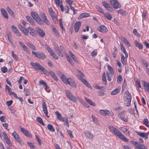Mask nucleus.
Wrapping results in <instances>:
<instances>
[{"mask_svg": "<svg viewBox=\"0 0 149 149\" xmlns=\"http://www.w3.org/2000/svg\"><path fill=\"white\" fill-rule=\"evenodd\" d=\"M61 78L64 83L69 85L71 87L77 88V85L73 79L70 78H67L64 75H62Z\"/></svg>", "mask_w": 149, "mask_h": 149, "instance_id": "nucleus-1", "label": "nucleus"}, {"mask_svg": "<svg viewBox=\"0 0 149 149\" xmlns=\"http://www.w3.org/2000/svg\"><path fill=\"white\" fill-rule=\"evenodd\" d=\"M31 65L35 69L40 70L44 74H48V73L47 72V70L41 66L37 62H36L35 63L31 62Z\"/></svg>", "mask_w": 149, "mask_h": 149, "instance_id": "nucleus-2", "label": "nucleus"}, {"mask_svg": "<svg viewBox=\"0 0 149 149\" xmlns=\"http://www.w3.org/2000/svg\"><path fill=\"white\" fill-rule=\"evenodd\" d=\"M31 15L39 24L41 25L43 24V22L42 20L37 13L34 12H32L31 13Z\"/></svg>", "mask_w": 149, "mask_h": 149, "instance_id": "nucleus-3", "label": "nucleus"}, {"mask_svg": "<svg viewBox=\"0 0 149 149\" xmlns=\"http://www.w3.org/2000/svg\"><path fill=\"white\" fill-rule=\"evenodd\" d=\"M107 68L109 72L108 73V72H107L106 76L107 77V80L109 81H110L111 80V77H110V76H112L113 75V68L109 65H107Z\"/></svg>", "mask_w": 149, "mask_h": 149, "instance_id": "nucleus-4", "label": "nucleus"}, {"mask_svg": "<svg viewBox=\"0 0 149 149\" xmlns=\"http://www.w3.org/2000/svg\"><path fill=\"white\" fill-rule=\"evenodd\" d=\"M125 112L123 111L118 114V116L123 121L127 122L128 121V117L125 115Z\"/></svg>", "mask_w": 149, "mask_h": 149, "instance_id": "nucleus-5", "label": "nucleus"}, {"mask_svg": "<svg viewBox=\"0 0 149 149\" xmlns=\"http://www.w3.org/2000/svg\"><path fill=\"white\" fill-rule=\"evenodd\" d=\"M32 53L36 57L39 59H43L46 57V56L45 54L42 52H39L37 53L35 52L32 51Z\"/></svg>", "mask_w": 149, "mask_h": 149, "instance_id": "nucleus-6", "label": "nucleus"}, {"mask_svg": "<svg viewBox=\"0 0 149 149\" xmlns=\"http://www.w3.org/2000/svg\"><path fill=\"white\" fill-rule=\"evenodd\" d=\"M66 94L68 98L73 102H76L77 100L75 96L72 95L68 91H66Z\"/></svg>", "mask_w": 149, "mask_h": 149, "instance_id": "nucleus-7", "label": "nucleus"}, {"mask_svg": "<svg viewBox=\"0 0 149 149\" xmlns=\"http://www.w3.org/2000/svg\"><path fill=\"white\" fill-rule=\"evenodd\" d=\"M111 4L113 5V7L115 9L120 8L121 6L117 0H110Z\"/></svg>", "mask_w": 149, "mask_h": 149, "instance_id": "nucleus-8", "label": "nucleus"}, {"mask_svg": "<svg viewBox=\"0 0 149 149\" xmlns=\"http://www.w3.org/2000/svg\"><path fill=\"white\" fill-rule=\"evenodd\" d=\"M109 128L110 131L116 136L118 135V134L120 132L116 128L111 125H110L109 127Z\"/></svg>", "mask_w": 149, "mask_h": 149, "instance_id": "nucleus-9", "label": "nucleus"}, {"mask_svg": "<svg viewBox=\"0 0 149 149\" xmlns=\"http://www.w3.org/2000/svg\"><path fill=\"white\" fill-rule=\"evenodd\" d=\"M134 143L137 149H148L144 145L142 144H140L135 141H134Z\"/></svg>", "mask_w": 149, "mask_h": 149, "instance_id": "nucleus-10", "label": "nucleus"}, {"mask_svg": "<svg viewBox=\"0 0 149 149\" xmlns=\"http://www.w3.org/2000/svg\"><path fill=\"white\" fill-rule=\"evenodd\" d=\"M42 105L43 108V110L45 115L46 117H49V116H48V111L45 103L44 102H43Z\"/></svg>", "mask_w": 149, "mask_h": 149, "instance_id": "nucleus-11", "label": "nucleus"}, {"mask_svg": "<svg viewBox=\"0 0 149 149\" xmlns=\"http://www.w3.org/2000/svg\"><path fill=\"white\" fill-rule=\"evenodd\" d=\"M36 30L37 32L38 33L39 35L40 36L43 37L44 36H45V33L42 29L39 27H36Z\"/></svg>", "mask_w": 149, "mask_h": 149, "instance_id": "nucleus-12", "label": "nucleus"}, {"mask_svg": "<svg viewBox=\"0 0 149 149\" xmlns=\"http://www.w3.org/2000/svg\"><path fill=\"white\" fill-rule=\"evenodd\" d=\"M98 30L99 31L103 33H106L108 31V29L107 28L103 25H100L99 27Z\"/></svg>", "mask_w": 149, "mask_h": 149, "instance_id": "nucleus-13", "label": "nucleus"}, {"mask_svg": "<svg viewBox=\"0 0 149 149\" xmlns=\"http://www.w3.org/2000/svg\"><path fill=\"white\" fill-rule=\"evenodd\" d=\"M81 25V24L80 22H77L75 23L74 26V30L75 32H77L78 31Z\"/></svg>", "mask_w": 149, "mask_h": 149, "instance_id": "nucleus-14", "label": "nucleus"}, {"mask_svg": "<svg viewBox=\"0 0 149 149\" xmlns=\"http://www.w3.org/2000/svg\"><path fill=\"white\" fill-rule=\"evenodd\" d=\"M1 11L3 17L6 19H8V13L6 10L3 8H1Z\"/></svg>", "mask_w": 149, "mask_h": 149, "instance_id": "nucleus-15", "label": "nucleus"}, {"mask_svg": "<svg viewBox=\"0 0 149 149\" xmlns=\"http://www.w3.org/2000/svg\"><path fill=\"white\" fill-rule=\"evenodd\" d=\"M136 133L139 136L145 138L146 139L148 138V135L146 133L137 132Z\"/></svg>", "mask_w": 149, "mask_h": 149, "instance_id": "nucleus-16", "label": "nucleus"}, {"mask_svg": "<svg viewBox=\"0 0 149 149\" xmlns=\"http://www.w3.org/2000/svg\"><path fill=\"white\" fill-rule=\"evenodd\" d=\"M12 135L17 141L20 144H21V140L16 132H13L12 134Z\"/></svg>", "mask_w": 149, "mask_h": 149, "instance_id": "nucleus-17", "label": "nucleus"}, {"mask_svg": "<svg viewBox=\"0 0 149 149\" xmlns=\"http://www.w3.org/2000/svg\"><path fill=\"white\" fill-rule=\"evenodd\" d=\"M120 56L121 57V61L123 65H126L127 64V58L128 57H126V56H124L123 54L121 53L120 54Z\"/></svg>", "mask_w": 149, "mask_h": 149, "instance_id": "nucleus-18", "label": "nucleus"}, {"mask_svg": "<svg viewBox=\"0 0 149 149\" xmlns=\"http://www.w3.org/2000/svg\"><path fill=\"white\" fill-rule=\"evenodd\" d=\"M84 133L85 135L89 139H92L93 138V135L89 131H85Z\"/></svg>", "mask_w": 149, "mask_h": 149, "instance_id": "nucleus-19", "label": "nucleus"}, {"mask_svg": "<svg viewBox=\"0 0 149 149\" xmlns=\"http://www.w3.org/2000/svg\"><path fill=\"white\" fill-rule=\"evenodd\" d=\"M47 72L48 73V74H50L52 78L53 79H54L55 81H58V78L56 76L55 73L52 71H50L49 72H48L47 71Z\"/></svg>", "mask_w": 149, "mask_h": 149, "instance_id": "nucleus-20", "label": "nucleus"}, {"mask_svg": "<svg viewBox=\"0 0 149 149\" xmlns=\"http://www.w3.org/2000/svg\"><path fill=\"white\" fill-rule=\"evenodd\" d=\"M117 136H118L120 139L123 140L125 141H128V140L125 136L121 133L120 132L118 134V135Z\"/></svg>", "mask_w": 149, "mask_h": 149, "instance_id": "nucleus-21", "label": "nucleus"}, {"mask_svg": "<svg viewBox=\"0 0 149 149\" xmlns=\"http://www.w3.org/2000/svg\"><path fill=\"white\" fill-rule=\"evenodd\" d=\"M21 130L22 132L25 135L28 137H30L31 136L30 133L28 131L26 130L24 128H21Z\"/></svg>", "mask_w": 149, "mask_h": 149, "instance_id": "nucleus-22", "label": "nucleus"}, {"mask_svg": "<svg viewBox=\"0 0 149 149\" xmlns=\"http://www.w3.org/2000/svg\"><path fill=\"white\" fill-rule=\"evenodd\" d=\"M90 16V15L88 13H84L80 14L79 17V19H81L83 18L88 17Z\"/></svg>", "mask_w": 149, "mask_h": 149, "instance_id": "nucleus-23", "label": "nucleus"}, {"mask_svg": "<svg viewBox=\"0 0 149 149\" xmlns=\"http://www.w3.org/2000/svg\"><path fill=\"white\" fill-rule=\"evenodd\" d=\"M55 114L56 115L57 118L61 121L64 120V118L61 116V114L58 111L55 112Z\"/></svg>", "mask_w": 149, "mask_h": 149, "instance_id": "nucleus-24", "label": "nucleus"}, {"mask_svg": "<svg viewBox=\"0 0 149 149\" xmlns=\"http://www.w3.org/2000/svg\"><path fill=\"white\" fill-rule=\"evenodd\" d=\"M78 74H77L78 77L80 80L82 79L84 77V74L79 70L78 69L77 70Z\"/></svg>", "mask_w": 149, "mask_h": 149, "instance_id": "nucleus-25", "label": "nucleus"}, {"mask_svg": "<svg viewBox=\"0 0 149 149\" xmlns=\"http://www.w3.org/2000/svg\"><path fill=\"white\" fill-rule=\"evenodd\" d=\"M102 3L103 6L108 10H111V7L106 2L103 1Z\"/></svg>", "mask_w": 149, "mask_h": 149, "instance_id": "nucleus-26", "label": "nucleus"}, {"mask_svg": "<svg viewBox=\"0 0 149 149\" xmlns=\"http://www.w3.org/2000/svg\"><path fill=\"white\" fill-rule=\"evenodd\" d=\"M35 31L33 28L29 27V30L28 33L32 36H35L36 35L35 33Z\"/></svg>", "mask_w": 149, "mask_h": 149, "instance_id": "nucleus-27", "label": "nucleus"}, {"mask_svg": "<svg viewBox=\"0 0 149 149\" xmlns=\"http://www.w3.org/2000/svg\"><path fill=\"white\" fill-rule=\"evenodd\" d=\"M134 43L135 45V46L138 47L139 49H143V47L142 44L138 42L137 40H135L134 41Z\"/></svg>", "mask_w": 149, "mask_h": 149, "instance_id": "nucleus-28", "label": "nucleus"}, {"mask_svg": "<svg viewBox=\"0 0 149 149\" xmlns=\"http://www.w3.org/2000/svg\"><path fill=\"white\" fill-rule=\"evenodd\" d=\"M144 88L148 92H149V82L147 83L146 82H144L143 84Z\"/></svg>", "mask_w": 149, "mask_h": 149, "instance_id": "nucleus-29", "label": "nucleus"}, {"mask_svg": "<svg viewBox=\"0 0 149 149\" xmlns=\"http://www.w3.org/2000/svg\"><path fill=\"white\" fill-rule=\"evenodd\" d=\"M131 100V95L129 92H126L125 94L124 100Z\"/></svg>", "mask_w": 149, "mask_h": 149, "instance_id": "nucleus-30", "label": "nucleus"}, {"mask_svg": "<svg viewBox=\"0 0 149 149\" xmlns=\"http://www.w3.org/2000/svg\"><path fill=\"white\" fill-rule=\"evenodd\" d=\"M84 84L87 86L89 88H90L91 87L90 84H89V83L88 81L84 79L83 78L82 79H81L80 80Z\"/></svg>", "mask_w": 149, "mask_h": 149, "instance_id": "nucleus-31", "label": "nucleus"}, {"mask_svg": "<svg viewBox=\"0 0 149 149\" xmlns=\"http://www.w3.org/2000/svg\"><path fill=\"white\" fill-rule=\"evenodd\" d=\"M122 40L124 43L125 44L127 45V47H129L131 46V44L127 40L126 38L125 37L123 38H122Z\"/></svg>", "mask_w": 149, "mask_h": 149, "instance_id": "nucleus-32", "label": "nucleus"}, {"mask_svg": "<svg viewBox=\"0 0 149 149\" xmlns=\"http://www.w3.org/2000/svg\"><path fill=\"white\" fill-rule=\"evenodd\" d=\"M85 99L86 100L87 102L90 104L91 106H95V102H93L87 98L86 97H85Z\"/></svg>", "mask_w": 149, "mask_h": 149, "instance_id": "nucleus-33", "label": "nucleus"}, {"mask_svg": "<svg viewBox=\"0 0 149 149\" xmlns=\"http://www.w3.org/2000/svg\"><path fill=\"white\" fill-rule=\"evenodd\" d=\"M104 16L105 18L109 20H111L112 18L111 15L109 13H106L104 14Z\"/></svg>", "mask_w": 149, "mask_h": 149, "instance_id": "nucleus-34", "label": "nucleus"}, {"mask_svg": "<svg viewBox=\"0 0 149 149\" xmlns=\"http://www.w3.org/2000/svg\"><path fill=\"white\" fill-rule=\"evenodd\" d=\"M48 129L51 131L54 132L55 130L52 125L51 124H49L47 126Z\"/></svg>", "mask_w": 149, "mask_h": 149, "instance_id": "nucleus-35", "label": "nucleus"}, {"mask_svg": "<svg viewBox=\"0 0 149 149\" xmlns=\"http://www.w3.org/2000/svg\"><path fill=\"white\" fill-rule=\"evenodd\" d=\"M120 89L117 88L116 89H115L111 93V94L112 95H116L120 91Z\"/></svg>", "mask_w": 149, "mask_h": 149, "instance_id": "nucleus-36", "label": "nucleus"}, {"mask_svg": "<svg viewBox=\"0 0 149 149\" xmlns=\"http://www.w3.org/2000/svg\"><path fill=\"white\" fill-rule=\"evenodd\" d=\"M11 27L12 30L15 33L17 34L19 33V31L15 26L12 25Z\"/></svg>", "mask_w": 149, "mask_h": 149, "instance_id": "nucleus-37", "label": "nucleus"}, {"mask_svg": "<svg viewBox=\"0 0 149 149\" xmlns=\"http://www.w3.org/2000/svg\"><path fill=\"white\" fill-rule=\"evenodd\" d=\"M19 43L22 47L23 49L25 51H28V48L22 42H20Z\"/></svg>", "mask_w": 149, "mask_h": 149, "instance_id": "nucleus-38", "label": "nucleus"}, {"mask_svg": "<svg viewBox=\"0 0 149 149\" xmlns=\"http://www.w3.org/2000/svg\"><path fill=\"white\" fill-rule=\"evenodd\" d=\"M49 12L51 17L55 16V13L51 8H50L49 9Z\"/></svg>", "mask_w": 149, "mask_h": 149, "instance_id": "nucleus-39", "label": "nucleus"}, {"mask_svg": "<svg viewBox=\"0 0 149 149\" xmlns=\"http://www.w3.org/2000/svg\"><path fill=\"white\" fill-rule=\"evenodd\" d=\"M52 28L53 31L55 35L57 37H59V34L56 28L54 27H53Z\"/></svg>", "mask_w": 149, "mask_h": 149, "instance_id": "nucleus-40", "label": "nucleus"}, {"mask_svg": "<svg viewBox=\"0 0 149 149\" xmlns=\"http://www.w3.org/2000/svg\"><path fill=\"white\" fill-rule=\"evenodd\" d=\"M141 61L142 62V63L145 66V67L146 68H148L147 67L149 65L148 63L143 58H141Z\"/></svg>", "mask_w": 149, "mask_h": 149, "instance_id": "nucleus-41", "label": "nucleus"}, {"mask_svg": "<svg viewBox=\"0 0 149 149\" xmlns=\"http://www.w3.org/2000/svg\"><path fill=\"white\" fill-rule=\"evenodd\" d=\"M6 10L8 13L10 14L11 15H14V12L10 9V8L8 6L7 7Z\"/></svg>", "mask_w": 149, "mask_h": 149, "instance_id": "nucleus-42", "label": "nucleus"}, {"mask_svg": "<svg viewBox=\"0 0 149 149\" xmlns=\"http://www.w3.org/2000/svg\"><path fill=\"white\" fill-rule=\"evenodd\" d=\"M62 121L64 122V124L65 125H66L68 127H69V123H68V119L65 118H64V120H62Z\"/></svg>", "mask_w": 149, "mask_h": 149, "instance_id": "nucleus-43", "label": "nucleus"}, {"mask_svg": "<svg viewBox=\"0 0 149 149\" xmlns=\"http://www.w3.org/2000/svg\"><path fill=\"white\" fill-rule=\"evenodd\" d=\"M29 27L26 29H25L24 28L21 31L22 32V33L24 34H25V35L27 36L28 34V33L29 32Z\"/></svg>", "mask_w": 149, "mask_h": 149, "instance_id": "nucleus-44", "label": "nucleus"}, {"mask_svg": "<svg viewBox=\"0 0 149 149\" xmlns=\"http://www.w3.org/2000/svg\"><path fill=\"white\" fill-rule=\"evenodd\" d=\"M27 45L31 49H32L33 50L36 51V47L32 44L30 43H28L27 44Z\"/></svg>", "mask_w": 149, "mask_h": 149, "instance_id": "nucleus-45", "label": "nucleus"}, {"mask_svg": "<svg viewBox=\"0 0 149 149\" xmlns=\"http://www.w3.org/2000/svg\"><path fill=\"white\" fill-rule=\"evenodd\" d=\"M37 121L39 123H40L42 125H44V123L43 122L42 119L40 117H37L36 119Z\"/></svg>", "mask_w": 149, "mask_h": 149, "instance_id": "nucleus-46", "label": "nucleus"}, {"mask_svg": "<svg viewBox=\"0 0 149 149\" xmlns=\"http://www.w3.org/2000/svg\"><path fill=\"white\" fill-rule=\"evenodd\" d=\"M26 19L30 23L32 24L33 23V19L30 17L28 16H26Z\"/></svg>", "mask_w": 149, "mask_h": 149, "instance_id": "nucleus-47", "label": "nucleus"}, {"mask_svg": "<svg viewBox=\"0 0 149 149\" xmlns=\"http://www.w3.org/2000/svg\"><path fill=\"white\" fill-rule=\"evenodd\" d=\"M24 92L26 96H28L29 95V91L28 89L26 88H24Z\"/></svg>", "mask_w": 149, "mask_h": 149, "instance_id": "nucleus-48", "label": "nucleus"}, {"mask_svg": "<svg viewBox=\"0 0 149 149\" xmlns=\"http://www.w3.org/2000/svg\"><path fill=\"white\" fill-rule=\"evenodd\" d=\"M131 100H125V105L127 106H130L131 102Z\"/></svg>", "mask_w": 149, "mask_h": 149, "instance_id": "nucleus-49", "label": "nucleus"}, {"mask_svg": "<svg viewBox=\"0 0 149 149\" xmlns=\"http://www.w3.org/2000/svg\"><path fill=\"white\" fill-rule=\"evenodd\" d=\"M54 49L56 52L57 53L61 50L60 49H59L58 47L56 44H54Z\"/></svg>", "mask_w": 149, "mask_h": 149, "instance_id": "nucleus-50", "label": "nucleus"}, {"mask_svg": "<svg viewBox=\"0 0 149 149\" xmlns=\"http://www.w3.org/2000/svg\"><path fill=\"white\" fill-rule=\"evenodd\" d=\"M92 117L93 122L95 124H97L98 122V120L97 118L93 115L92 116Z\"/></svg>", "mask_w": 149, "mask_h": 149, "instance_id": "nucleus-51", "label": "nucleus"}, {"mask_svg": "<svg viewBox=\"0 0 149 149\" xmlns=\"http://www.w3.org/2000/svg\"><path fill=\"white\" fill-rule=\"evenodd\" d=\"M96 8L97 11H99L100 12L102 13H104V11L103 9L100 8L99 6H97L96 7Z\"/></svg>", "mask_w": 149, "mask_h": 149, "instance_id": "nucleus-52", "label": "nucleus"}, {"mask_svg": "<svg viewBox=\"0 0 149 149\" xmlns=\"http://www.w3.org/2000/svg\"><path fill=\"white\" fill-rule=\"evenodd\" d=\"M69 53L70 55L72 57L74 60V61H76L77 60L75 58V56L72 54V52L70 51H69Z\"/></svg>", "mask_w": 149, "mask_h": 149, "instance_id": "nucleus-53", "label": "nucleus"}, {"mask_svg": "<svg viewBox=\"0 0 149 149\" xmlns=\"http://www.w3.org/2000/svg\"><path fill=\"white\" fill-rule=\"evenodd\" d=\"M66 58L69 61L70 63L72 65H73L74 63L73 62L72 60L71 59V58H70V57L69 56H67L66 57Z\"/></svg>", "mask_w": 149, "mask_h": 149, "instance_id": "nucleus-54", "label": "nucleus"}, {"mask_svg": "<svg viewBox=\"0 0 149 149\" xmlns=\"http://www.w3.org/2000/svg\"><path fill=\"white\" fill-rule=\"evenodd\" d=\"M55 3L57 6H59L60 3H62V0H54Z\"/></svg>", "mask_w": 149, "mask_h": 149, "instance_id": "nucleus-55", "label": "nucleus"}, {"mask_svg": "<svg viewBox=\"0 0 149 149\" xmlns=\"http://www.w3.org/2000/svg\"><path fill=\"white\" fill-rule=\"evenodd\" d=\"M5 89L7 90L8 92L10 93V95L12 92L10 88L7 85H6Z\"/></svg>", "mask_w": 149, "mask_h": 149, "instance_id": "nucleus-56", "label": "nucleus"}, {"mask_svg": "<svg viewBox=\"0 0 149 149\" xmlns=\"http://www.w3.org/2000/svg\"><path fill=\"white\" fill-rule=\"evenodd\" d=\"M50 55L56 60H57L58 58V56L54 53V52H53V53H52Z\"/></svg>", "mask_w": 149, "mask_h": 149, "instance_id": "nucleus-57", "label": "nucleus"}, {"mask_svg": "<svg viewBox=\"0 0 149 149\" xmlns=\"http://www.w3.org/2000/svg\"><path fill=\"white\" fill-rule=\"evenodd\" d=\"M0 120L1 122L4 123L6 122L5 117L4 116H2L0 117Z\"/></svg>", "mask_w": 149, "mask_h": 149, "instance_id": "nucleus-58", "label": "nucleus"}, {"mask_svg": "<svg viewBox=\"0 0 149 149\" xmlns=\"http://www.w3.org/2000/svg\"><path fill=\"white\" fill-rule=\"evenodd\" d=\"M67 131L68 134L70 137L71 138H73V136L72 134V131L69 130H67Z\"/></svg>", "mask_w": 149, "mask_h": 149, "instance_id": "nucleus-59", "label": "nucleus"}, {"mask_svg": "<svg viewBox=\"0 0 149 149\" xmlns=\"http://www.w3.org/2000/svg\"><path fill=\"white\" fill-rule=\"evenodd\" d=\"M36 138L37 139V141L38 142L39 145H40L41 144V140L38 137L36 134L35 135Z\"/></svg>", "mask_w": 149, "mask_h": 149, "instance_id": "nucleus-60", "label": "nucleus"}, {"mask_svg": "<svg viewBox=\"0 0 149 149\" xmlns=\"http://www.w3.org/2000/svg\"><path fill=\"white\" fill-rule=\"evenodd\" d=\"M143 122L144 124L146 125L148 127H149V125L148 124V121L147 119H145L143 120Z\"/></svg>", "mask_w": 149, "mask_h": 149, "instance_id": "nucleus-61", "label": "nucleus"}, {"mask_svg": "<svg viewBox=\"0 0 149 149\" xmlns=\"http://www.w3.org/2000/svg\"><path fill=\"white\" fill-rule=\"evenodd\" d=\"M6 142V143L10 146L11 147L12 146V144L10 143V140L8 139H7L5 140Z\"/></svg>", "mask_w": 149, "mask_h": 149, "instance_id": "nucleus-62", "label": "nucleus"}, {"mask_svg": "<svg viewBox=\"0 0 149 149\" xmlns=\"http://www.w3.org/2000/svg\"><path fill=\"white\" fill-rule=\"evenodd\" d=\"M118 12L122 15H125L126 14V11L123 10H118Z\"/></svg>", "mask_w": 149, "mask_h": 149, "instance_id": "nucleus-63", "label": "nucleus"}, {"mask_svg": "<svg viewBox=\"0 0 149 149\" xmlns=\"http://www.w3.org/2000/svg\"><path fill=\"white\" fill-rule=\"evenodd\" d=\"M46 49L50 54L54 52L53 50L49 47H47Z\"/></svg>", "mask_w": 149, "mask_h": 149, "instance_id": "nucleus-64", "label": "nucleus"}]
</instances>
